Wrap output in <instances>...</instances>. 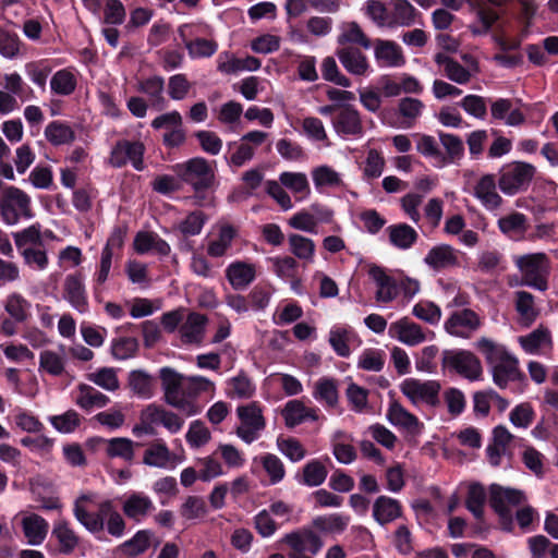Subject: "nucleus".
I'll return each instance as SVG.
<instances>
[{
    "instance_id": "338daca9",
    "label": "nucleus",
    "mask_w": 558,
    "mask_h": 558,
    "mask_svg": "<svg viewBox=\"0 0 558 558\" xmlns=\"http://www.w3.org/2000/svg\"><path fill=\"white\" fill-rule=\"evenodd\" d=\"M424 108L423 102L420 99L405 97L399 101L398 109L402 116L404 128L413 126L415 120L421 116Z\"/></svg>"
},
{
    "instance_id": "2f4dec72",
    "label": "nucleus",
    "mask_w": 558,
    "mask_h": 558,
    "mask_svg": "<svg viewBox=\"0 0 558 558\" xmlns=\"http://www.w3.org/2000/svg\"><path fill=\"white\" fill-rule=\"evenodd\" d=\"M519 343L530 354L543 353L553 347L550 332L543 326H539L526 336L519 337Z\"/></svg>"
},
{
    "instance_id": "ea45409f",
    "label": "nucleus",
    "mask_w": 558,
    "mask_h": 558,
    "mask_svg": "<svg viewBox=\"0 0 558 558\" xmlns=\"http://www.w3.org/2000/svg\"><path fill=\"white\" fill-rule=\"evenodd\" d=\"M438 136L446 150V153H442L444 160H439V168L458 162L464 155L462 140L457 135L444 132H439Z\"/></svg>"
},
{
    "instance_id": "5701e85b",
    "label": "nucleus",
    "mask_w": 558,
    "mask_h": 558,
    "mask_svg": "<svg viewBox=\"0 0 558 558\" xmlns=\"http://www.w3.org/2000/svg\"><path fill=\"white\" fill-rule=\"evenodd\" d=\"M388 332L391 338L411 347L417 345L426 340L423 328L407 317L391 323Z\"/></svg>"
},
{
    "instance_id": "4468645a",
    "label": "nucleus",
    "mask_w": 558,
    "mask_h": 558,
    "mask_svg": "<svg viewBox=\"0 0 558 558\" xmlns=\"http://www.w3.org/2000/svg\"><path fill=\"white\" fill-rule=\"evenodd\" d=\"M482 318L470 308L454 311L444 324L445 330L458 338H471L482 326Z\"/></svg>"
},
{
    "instance_id": "9b49d317",
    "label": "nucleus",
    "mask_w": 558,
    "mask_h": 558,
    "mask_svg": "<svg viewBox=\"0 0 558 558\" xmlns=\"http://www.w3.org/2000/svg\"><path fill=\"white\" fill-rule=\"evenodd\" d=\"M442 366L470 380H476L483 373L478 357L466 350H446L442 352Z\"/></svg>"
},
{
    "instance_id": "20e7f679",
    "label": "nucleus",
    "mask_w": 558,
    "mask_h": 558,
    "mask_svg": "<svg viewBox=\"0 0 558 558\" xmlns=\"http://www.w3.org/2000/svg\"><path fill=\"white\" fill-rule=\"evenodd\" d=\"M159 378L163 391L165 402L187 416L196 415L202 411L201 405L186 398L185 387L187 376L179 373L172 367L165 366L159 369Z\"/></svg>"
},
{
    "instance_id": "a211bd4d",
    "label": "nucleus",
    "mask_w": 558,
    "mask_h": 558,
    "mask_svg": "<svg viewBox=\"0 0 558 558\" xmlns=\"http://www.w3.org/2000/svg\"><path fill=\"white\" fill-rule=\"evenodd\" d=\"M434 60L448 80L460 85L468 84L473 76L480 73L478 63H472V70H469L442 52L436 53Z\"/></svg>"
},
{
    "instance_id": "dca6fc26",
    "label": "nucleus",
    "mask_w": 558,
    "mask_h": 558,
    "mask_svg": "<svg viewBox=\"0 0 558 558\" xmlns=\"http://www.w3.org/2000/svg\"><path fill=\"white\" fill-rule=\"evenodd\" d=\"M332 126L341 136L361 137L364 134V126L360 112L351 105L338 108L332 120Z\"/></svg>"
},
{
    "instance_id": "052dcab7",
    "label": "nucleus",
    "mask_w": 558,
    "mask_h": 558,
    "mask_svg": "<svg viewBox=\"0 0 558 558\" xmlns=\"http://www.w3.org/2000/svg\"><path fill=\"white\" fill-rule=\"evenodd\" d=\"M260 65L259 59L247 56L245 58H230L227 61H220L218 70L222 73L231 74L242 71H256Z\"/></svg>"
},
{
    "instance_id": "a19ab883",
    "label": "nucleus",
    "mask_w": 558,
    "mask_h": 558,
    "mask_svg": "<svg viewBox=\"0 0 558 558\" xmlns=\"http://www.w3.org/2000/svg\"><path fill=\"white\" fill-rule=\"evenodd\" d=\"M390 243L399 250H409L417 241L418 234L407 223L391 225L386 229Z\"/></svg>"
},
{
    "instance_id": "4be33fe9",
    "label": "nucleus",
    "mask_w": 558,
    "mask_h": 558,
    "mask_svg": "<svg viewBox=\"0 0 558 558\" xmlns=\"http://www.w3.org/2000/svg\"><path fill=\"white\" fill-rule=\"evenodd\" d=\"M156 507L149 496L141 492L128 495L122 504V511L126 518L141 522L155 511Z\"/></svg>"
},
{
    "instance_id": "aec40b11",
    "label": "nucleus",
    "mask_w": 558,
    "mask_h": 558,
    "mask_svg": "<svg viewBox=\"0 0 558 558\" xmlns=\"http://www.w3.org/2000/svg\"><path fill=\"white\" fill-rule=\"evenodd\" d=\"M20 524L27 543L38 546L44 543L49 531L48 521L34 512H20Z\"/></svg>"
},
{
    "instance_id": "6e6552de",
    "label": "nucleus",
    "mask_w": 558,
    "mask_h": 558,
    "mask_svg": "<svg viewBox=\"0 0 558 558\" xmlns=\"http://www.w3.org/2000/svg\"><path fill=\"white\" fill-rule=\"evenodd\" d=\"M401 392L414 407L438 408L441 404V386L437 380L407 378L400 385Z\"/></svg>"
},
{
    "instance_id": "423d86ee",
    "label": "nucleus",
    "mask_w": 558,
    "mask_h": 558,
    "mask_svg": "<svg viewBox=\"0 0 558 558\" xmlns=\"http://www.w3.org/2000/svg\"><path fill=\"white\" fill-rule=\"evenodd\" d=\"M514 263L521 272L523 284L539 291L547 290L550 262L545 253L521 255L515 258Z\"/></svg>"
},
{
    "instance_id": "5fc2aeb1",
    "label": "nucleus",
    "mask_w": 558,
    "mask_h": 558,
    "mask_svg": "<svg viewBox=\"0 0 558 558\" xmlns=\"http://www.w3.org/2000/svg\"><path fill=\"white\" fill-rule=\"evenodd\" d=\"M515 310L520 315V322L530 326L537 317L538 312L534 305V296L526 291L515 292Z\"/></svg>"
},
{
    "instance_id": "0eeeda50",
    "label": "nucleus",
    "mask_w": 558,
    "mask_h": 558,
    "mask_svg": "<svg viewBox=\"0 0 558 558\" xmlns=\"http://www.w3.org/2000/svg\"><path fill=\"white\" fill-rule=\"evenodd\" d=\"M0 215L7 225H16L20 219H31L34 216L31 197L16 186H7L0 199Z\"/></svg>"
},
{
    "instance_id": "13d9d810",
    "label": "nucleus",
    "mask_w": 558,
    "mask_h": 558,
    "mask_svg": "<svg viewBox=\"0 0 558 558\" xmlns=\"http://www.w3.org/2000/svg\"><path fill=\"white\" fill-rule=\"evenodd\" d=\"M129 385L132 391L144 399L154 395V379L144 371H133L130 373Z\"/></svg>"
},
{
    "instance_id": "c9c22d12",
    "label": "nucleus",
    "mask_w": 558,
    "mask_h": 558,
    "mask_svg": "<svg viewBox=\"0 0 558 558\" xmlns=\"http://www.w3.org/2000/svg\"><path fill=\"white\" fill-rule=\"evenodd\" d=\"M402 514V508L397 499L379 496L373 505V517L381 525L390 523Z\"/></svg>"
},
{
    "instance_id": "c85d7f7f",
    "label": "nucleus",
    "mask_w": 558,
    "mask_h": 558,
    "mask_svg": "<svg viewBox=\"0 0 558 558\" xmlns=\"http://www.w3.org/2000/svg\"><path fill=\"white\" fill-rule=\"evenodd\" d=\"M386 416L393 426L411 434H418L423 427L418 418L396 400L390 402Z\"/></svg>"
},
{
    "instance_id": "09e8293b",
    "label": "nucleus",
    "mask_w": 558,
    "mask_h": 558,
    "mask_svg": "<svg viewBox=\"0 0 558 558\" xmlns=\"http://www.w3.org/2000/svg\"><path fill=\"white\" fill-rule=\"evenodd\" d=\"M172 453L161 440L151 442L144 452L143 462L149 466L167 468L171 461Z\"/></svg>"
},
{
    "instance_id": "cd10ccee",
    "label": "nucleus",
    "mask_w": 558,
    "mask_h": 558,
    "mask_svg": "<svg viewBox=\"0 0 558 558\" xmlns=\"http://www.w3.org/2000/svg\"><path fill=\"white\" fill-rule=\"evenodd\" d=\"M336 54L343 68L353 75L364 76L369 71L367 57L357 48L347 46L338 48Z\"/></svg>"
},
{
    "instance_id": "f704fd0d",
    "label": "nucleus",
    "mask_w": 558,
    "mask_h": 558,
    "mask_svg": "<svg viewBox=\"0 0 558 558\" xmlns=\"http://www.w3.org/2000/svg\"><path fill=\"white\" fill-rule=\"evenodd\" d=\"M424 263L435 270H440L456 266L458 264V256L452 246L440 244L428 251L424 257Z\"/></svg>"
},
{
    "instance_id": "3c124183",
    "label": "nucleus",
    "mask_w": 558,
    "mask_h": 558,
    "mask_svg": "<svg viewBox=\"0 0 558 558\" xmlns=\"http://www.w3.org/2000/svg\"><path fill=\"white\" fill-rule=\"evenodd\" d=\"M136 444L125 437H116L106 440V454L109 458H120L126 462L134 459Z\"/></svg>"
},
{
    "instance_id": "37998d69",
    "label": "nucleus",
    "mask_w": 558,
    "mask_h": 558,
    "mask_svg": "<svg viewBox=\"0 0 558 558\" xmlns=\"http://www.w3.org/2000/svg\"><path fill=\"white\" fill-rule=\"evenodd\" d=\"M44 135L53 146L68 145L75 140V132L72 126L59 120L49 122L45 128Z\"/></svg>"
},
{
    "instance_id": "bb28decb",
    "label": "nucleus",
    "mask_w": 558,
    "mask_h": 558,
    "mask_svg": "<svg viewBox=\"0 0 558 558\" xmlns=\"http://www.w3.org/2000/svg\"><path fill=\"white\" fill-rule=\"evenodd\" d=\"M225 272L234 290H244L255 280L256 266L253 263L235 260L227 266Z\"/></svg>"
},
{
    "instance_id": "412c9836",
    "label": "nucleus",
    "mask_w": 558,
    "mask_h": 558,
    "mask_svg": "<svg viewBox=\"0 0 558 558\" xmlns=\"http://www.w3.org/2000/svg\"><path fill=\"white\" fill-rule=\"evenodd\" d=\"M372 45L375 60L379 66L400 68L405 64L403 50L396 41L377 38Z\"/></svg>"
},
{
    "instance_id": "e433bc0d",
    "label": "nucleus",
    "mask_w": 558,
    "mask_h": 558,
    "mask_svg": "<svg viewBox=\"0 0 558 558\" xmlns=\"http://www.w3.org/2000/svg\"><path fill=\"white\" fill-rule=\"evenodd\" d=\"M74 402L81 409L90 411L94 408L106 407L109 398L93 386L80 384L76 388Z\"/></svg>"
},
{
    "instance_id": "b1692460",
    "label": "nucleus",
    "mask_w": 558,
    "mask_h": 558,
    "mask_svg": "<svg viewBox=\"0 0 558 558\" xmlns=\"http://www.w3.org/2000/svg\"><path fill=\"white\" fill-rule=\"evenodd\" d=\"M193 26L190 24H183L178 28V34L182 39L189 56L193 59L196 58H208L211 57L218 49V44L215 40L196 38L190 39L193 35Z\"/></svg>"
},
{
    "instance_id": "bf43d9fd",
    "label": "nucleus",
    "mask_w": 558,
    "mask_h": 558,
    "mask_svg": "<svg viewBox=\"0 0 558 558\" xmlns=\"http://www.w3.org/2000/svg\"><path fill=\"white\" fill-rule=\"evenodd\" d=\"M290 252L300 259L313 262L315 254V243L312 239L305 238L301 234L289 235Z\"/></svg>"
},
{
    "instance_id": "58836bf2",
    "label": "nucleus",
    "mask_w": 558,
    "mask_h": 558,
    "mask_svg": "<svg viewBox=\"0 0 558 558\" xmlns=\"http://www.w3.org/2000/svg\"><path fill=\"white\" fill-rule=\"evenodd\" d=\"M356 340L357 336L351 328L336 326L329 331V344L341 357L350 355V345Z\"/></svg>"
},
{
    "instance_id": "a18cd8bd",
    "label": "nucleus",
    "mask_w": 558,
    "mask_h": 558,
    "mask_svg": "<svg viewBox=\"0 0 558 558\" xmlns=\"http://www.w3.org/2000/svg\"><path fill=\"white\" fill-rule=\"evenodd\" d=\"M4 311L9 317L25 323L31 317V302L19 292L10 293L4 301Z\"/></svg>"
},
{
    "instance_id": "774afa93",
    "label": "nucleus",
    "mask_w": 558,
    "mask_h": 558,
    "mask_svg": "<svg viewBox=\"0 0 558 558\" xmlns=\"http://www.w3.org/2000/svg\"><path fill=\"white\" fill-rule=\"evenodd\" d=\"M39 369L51 376H60L64 372L63 355L51 350L41 351L39 354Z\"/></svg>"
},
{
    "instance_id": "4c0bfd02",
    "label": "nucleus",
    "mask_w": 558,
    "mask_h": 558,
    "mask_svg": "<svg viewBox=\"0 0 558 558\" xmlns=\"http://www.w3.org/2000/svg\"><path fill=\"white\" fill-rule=\"evenodd\" d=\"M52 536L57 538L59 551L63 555L72 554L80 544V537L66 520H59L52 529Z\"/></svg>"
},
{
    "instance_id": "79ce46f5",
    "label": "nucleus",
    "mask_w": 558,
    "mask_h": 558,
    "mask_svg": "<svg viewBox=\"0 0 558 558\" xmlns=\"http://www.w3.org/2000/svg\"><path fill=\"white\" fill-rule=\"evenodd\" d=\"M280 183L290 190L298 201H303L311 195L308 179L303 172L284 171L279 175Z\"/></svg>"
},
{
    "instance_id": "473e14b6",
    "label": "nucleus",
    "mask_w": 558,
    "mask_h": 558,
    "mask_svg": "<svg viewBox=\"0 0 558 558\" xmlns=\"http://www.w3.org/2000/svg\"><path fill=\"white\" fill-rule=\"evenodd\" d=\"M497 226L502 234L512 240H520L529 228L527 217L519 211H512L498 219Z\"/></svg>"
},
{
    "instance_id": "1a4fd4ad",
    "label": "nucleus",
    "mask_w": 558,
    "mask_h": 558,
    "mask_svg": "<svg viewBox=\"0 0 558 558\" xmlns=\"http://www.w3.org/2000/svg\"><path fill=\"white\" fill-rule=\"evenodd\" d=\"M173 171L195 191L210 187L215 181V171L209 162L202 157H194L187 161L173 166Z\"/></svg>"
},
{
    "instance_id": "6e6d98bb",
    "label": "nucleus",
    "mask_w": 558,
    "mask_h": 558,
    "mask_svg": "<svg viewBox=\"0 0 558 558\" xmlns=\"http://www.w3.org/2000/svg\"><path fill=\"white\" fill-rule=\"evenodd\" d=\"M348 436L344 432L338 430L332 436V452L338 462L349 464L356 459V450L351 445L345 442Z\"/></svg>"
},
{
    "instance_id": "72a5a7b5",
    "label": "nucleus",
    "mask_w": 558,
    "mask_h": 558,
    "mask_svg": "<svg viewBox=\"0 0 558 558\" xmlns=\"http://www.w3.org/2000/svg\"><path fill=\"white\" fill-rule=\"evenodd\" d=\"M490 113L495 120H505L509 126H519L525 122V116L520 109H514L512 101L499 98L492 102Z\"/></svg>"
},
{
    "instance_id": "e2e57ef3",
    "label": "nucleus",
    "mask_w": 558,
    "mask_h": 558,
    "mask_svg": "<svg viewBox=\"0 0 558 558\" xmlns=\"http://www.w3.org/2000/svg\"><path fill=\"white\" fill-rule=\"evenodd\" d=\"M312 178L317 190L324 186L339 187L343 185L340 173L328 166H319L313 169Z\"/></svg>"
},
{
    "instance_id": "8fccbe9b",
    "label": "nucleus",
    "mask_w": 558,
    "mask_h": 558,
    "mask_svg": "<svg viewBox=\"0 0 558 558\" xmlns=\"http://www.w3.org/2000/svg\"><path fill=\"white\" fill-rule=\"evenodd\" d=\"M486 500L487 494L482 484L472 483L469 485L465 507L477 520L483 519Z\"/></svg>"
},
{
    "instance_id": "49530a36",
    "label": "nucleus",
    "mask_w": 558,
    "mask_h": 558,
    "mask_svg": "<svg viewBox=\"0 0 558 558\" xmlns=\"http://www.w3.org/2000/svg\"><path fill=\"white\" fill-rule=\"evenodd\" d=\"M337 40L339 45H359L364 49L372 47L371 39L356 22L343 23L340 27V34Z\"/></svg>"
},
{
    "instance_id": "680f3d73",
    "label": "nucleus",
    "mask_w": 558,
    "mask_h": 558,
    "mask_svg": "<svg viewBox=\"0 0 558 558\" xmlns=\"http://www.w3.org/2000/svg\"><path fill=\"white\" fill-rule=\"evenodd\" d=\"M208 217L205 213L201 210L191 211L182 221L177 225V229L184 236H194L198 235L205 223L207 222Z\"/></svg>"
},
{
    "instance_id": "f8f14e48",
    "label": "nucleus",
    "mask_w": 558,
    "mask_h": 558,
    "mask_svg": "<svg viewBox=\"0 0 558 558\" xmlns=\"http://www.w3.org/2000/svg\"><path fill=\"white\" fill-rule=\"evenodd\" d=\"M145 150V145L140 141L120 140L110 151L109 163L113 168H122L130 162L135 170L143 171Z\"/></svg>"
},
{
    "instance_id": "ddd939ff",
    "label": "nucleus",
    "mask_w": 558,
    "mask_h": 558,
    "mask_svg": "<svg viewBox=\"0 0 558 558\" xmlns=\"http://www.w3.org/2000/svg\"><path fill=\"white\" fill-rule=\"evenodd\" d=\"M62 298L80 314L89 311L85 276L81 270L68 274L62 282Z\"/></svg>"
},
{
    "instance_id": "f257e3e1",
    "label": "nucleus",
    "mask_w": 558,
    "mask_h": 558,
    "mask_svg": "<svg viewBox=\"0 0 558 558\" xmlns=\"http://www.w3.org/2000/svg\"><path fill=\"white\" fill-rule=\"evenodd\" d=\"M97 494L85 493L80 495L73 504L75 519L90 533L107 532L117 538L125 533L126 523L116 510L112 500L106 499L96 502Z\"/></svg>"
},
{
    "instance_id": "4d7b16f0",
    "label": "nucleus",
    "mask_w": 558,
    "mask_h": 558,
    "mask_svg": "<svg viewBox=\"0 0 558 558\" xmlns=\"http://www.w3.org/2000/svg\"><path fill=\"white\" fill-rule=\"evenodd\" d=\"M13 239L19 251L25 247L43 246L41 226L34 223L22 231L13 233Z\"/></svg>"
},
{
    "instance_id": "7ed1b4c3",
    "label": "nucleus",
    "mask_w": 558,
    "mask_h": 558,
    "mask_svg": "<svg viewBox=\"0 0 558 558\" xmlns=\"http://www.w3.org/2000/svg\"><path fill=\"white\" fill-rule=\"evenodd\" d=\"M475 348L484 355L493 380L499 388H506L509 381L520 378L519 360L505 345L482 337Z\"/></svg>"
},
{
    "instance_id": "9d476101",
    "label": "nucleus",
    "mask_w": 558,
    "mask_h": 558,
    "mask_svg": "<svg viewBox=\"0 0 558 558\" xmlns=\"http://www.w3.org/2000/svg\"><path fill=\"white\" fill-rule=\"evenodd\" d=\"M236 414L240 420V425L235 430L236 436L245 444H252L266 427L260 405L257 402L240 405L236 409Z\"/></svg>"
},
{
    "instance_id": "de8ad7c7",
    "label": "nucleus",
    "mask_w": 558,
    "mask_h": 558,
    "mask_svg": "<svg viewBox=\"0 0 558 558\" xmlns=\"http://www.w3.org/2000/svg\"><path fill=\"white\" fill-rule=\"evenodd\" d=\"M236 230L231 225H222L219 227L217 238L209 242L207 254L211 257H222L231 247Z\"/></svg>"
},
{
    "instance_id": "f3484780",
    "label": "nucleus",
    "mask_w": 558,
    "mask_h": 558,
    "mask_svg": "<svg viewBox=\"0 0 558 558\" xmlns=\"http://www.w3.org/2000/svg\"><path fill=\"white\" fill-rule=\"evenodd\" d=\"M497 184L495 174L486 173L473 186L474 197L489 211L499 209L504 203V198L497 191Z\"/></svg>"
},
{
    "instance_id": "6ab92c4d",
    "label": "nucleus",
    "mask_w": 558,
    "mask_h": 558,
    "mask_svg": "<svg viewBox=\"0 0 558 558\" xmlns=\"http://www.w3.org/2000/svg\"><path fill=\"white\" fill-rule=\"evenodd\" d=\"M281 542L289 545L290 553H306L313 556L317 555L323 548V541L318 534L311 529H302L295 532L286 534Z\"/></svg>"
},
{
    "instance_id": "c756f323",
    "label": "nucleus",
    "mask_w": 558,
    "mask_h": 558,
    "mask_svg": "<svg viewBox=\"0 0 558 558\" xmlns=\"http://www.w3.org/2000/svg\"><path fill=\"white\" fill-rule=\"evenodd\" d=\"M312 209L319 214V218H316L314 214L303 209L295 213L289 219V225L296 230L316 234L318 223L320 221H329L332 214L328 210H319L317 205L312 206Z\"/></svg>"
},
{
    "instance_id": "7c9ffc66",
    "label": "nucleus",
    "mask_w": 558,
    "mask_h": 558,
    "mask_svg": "<svg viewBox=\"0 0 558 558\" xmlns=\"http://www.w3.org/2000/svg\"><path fill=\"white\" fill-rule=\"evenodd\" d=\"M282 416L287 427L293 428L306 420L316 421L318 418L317 410L307 408L300 400H290L282 410Z\"/></svg>"
},
{
    "instance_id": "603ef678",
    "label": "nucleus",
    "mask_w": 558,
    "mask_h": 558,
    "mask_svg": "<svg viewBox=\"0 0 558 558\" xmlns=\"http://www.w3.org/2000/svg\"><path fill=\"white\" fill-rule=\"evenodd\" d=\"M151 538V531L140 530L133 535L132 538L122 543L119 549L129 557H136L149 548Z\"/></svg>"
},
{
    "instance_id": "c03bdc74",
    "label": "nucleus",
    "mask_w": 558,
    "mask_h": 558,
    "mask_svg": "<svg viewBox=\"0 0 558 558\" xmlns=\"http://www.w3.org/2000/svg\"><path fill=\"white\" fill-rule=\"evenodd\" d=\"M77 87V77L75 72L70 69L58 70L50 80L51 93L58 96H70Z\"/></svg>"
},
{
    "instance_id": "39448f33",
    "label": "nucleus",
    "mask_w": 558,
    "mask_h": 558,
    "mask_svg": "<svg viewBox=\"0 0 558 558\" xmlns=\"http://www.w3.org/2000/svg\"><path fill=\"white\" fill-rule=\"evenodd\" d=\"M537 170L530 162L513 160L502 165L498 171V187L505 195L514 196L527 191Z\"/></svg>"
},
{
    "instance_id": "393cba45",
    "label": "nucleus",
    "mask_w": 558,
    "mask_h": 558,
    "mask_svg": "<svg viewBox=\"0 0 558 558\" xmlns=\"http://www.w3.org/2000/svg\"><path fill=\"white\" fill-rule=\"evenodd\" d=\"M208 323L204 314L191 312L179 327L180 339L184 344H201Z\"/></svg>"
},
{
    "instance_id": "864d4df0",
    "label": "nucleus",
    "mask_w": 558,
    "mask_h": 558,
    "mask_svg": "<svg viewBox=\"0 0 558 558\" xmlns=\"http://www.w3.org/2000/svg\"><path fill=\"white\" fill-rule=\"evenodd\" d=\"M477 271L486 275H494L505 269L504 255L497 250L482 251L477 256Z\"/></svg>"
},
{
    "instance_id": "0e129e2a",
    "label": "nucleus",
    "mask_w": 558,
    "mask_h": 558,
    "mask_svg": "<svg viewBox=\"0 0 558 558\" xmlns=\"http://www.w3.org/2000/svg\"><path fill=\"white\" fill-rule=\"evenodd\" d=\"M350 517L343 514L322 515L314 519L313 524L320 531L328 533H341L349 525Z\"/></svg>"
},
{
    "instance_id": "2eb2a0df",
    "label": "nucleus",
    "mask_w": 558,
    "mask_h": 558,
    "mask_svg": "<svg viewBox=\"0 0 558 558\" xmlns=\"http://www.w3.org/2000/svg\"><path fill=\"white\" fill-rule=\"evenodd\" d=\"M524 499V494L518 489L497 484L489 488V505L501 518H510V508L521 505Z\"/></svg>"
},
{
    "instance_id": "69168bd1",
    "label": "nucleus",
    "mask_w": 558,
    "mask_h": 558,
    "mask_svg": "<svg viewBox=\"0 0 558 558\" xmlns=\"http://www.w3.org/2000/svg\"><path fill=\"white\" fill-rule=\"evenodd\" d=\"M138 350V341L133 337H118L111 342V354L117 360L134 357Z\"/></svg>"
},
{
    "instance_id": "f03ea898",
    "label": "nucleus",
    "mask_w": 558,
    "mask_h": 558,
    "mask_svg": "<svg viewBox=\"0 0 558 558\" xmlns=\"http://www.w3.org/2000/svg\"><path fill=\"white\" fill-rule=\"evenodd\" d=\"M363 11L376 26L389 29L410 27L421 19V13L408 0H367Z\"/></svg>"
},
{
    "instance_id": "a878e982",
    "label": "nucleus",
    "mask_w": 558,
    "mask_h": 558,
    "mask_svg": "<svg viewBox=\"0 0 558 558\" xmlns=\"http://www.w3.org/2000/svg\"><path fill=\"white\" fill-rule=\"evenodd\" d=\"M369 277L375 283V299L379 303H389L398 295V287L396 280L389 276L384 268L373 266L368 271Z\"/></svg>"
}]
</instances>
